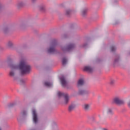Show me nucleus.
<instances>
[{
  "instance_id": "obj_31",
  "label": "nucleus",
  "mask_w": 130,
  "mask_h": 130,
  "mask_svg": "<svg viewBox=\"0 0 130 130\" xmlns=\"http://www.w3.org/2000/svg\"><path fill=\"white\" fill-rule=\"evenodd\" d=\"M1 8H2V7H1V6H0V9H1Z\"/></svg>"
},
{
  "instance_id": "obj_12",
  "label": "nucleus",
  "mask_w": 130,
  "mask_h": 130,
  "mask_svg": "<svg viewBox=\"0 0 130 130\" xmlns=\"http://www.w3.org/2000/svg\"><path fill=\"white\" fill-rule=\"evenodd\" d=\"M107 113L108 115H112V114H113V112L111 109H108L107 110Z\"/></svg>"
},
{
  "instance_id": "obj_25",
  "label": "nucleus",
  "mask_w": 130,
  "mask_h": 130,
  "mask_svg": "<svg viewBox=\"0 0 130 130\" xmlns=\"http://www.w3.org/2000/svg\"><path fill=\"white\" fill-rule=\"evenodd\" d=\"M127 104H128V107H129V108H130V100L128 102Z\"/></svg>"
},
{
  "instance_id": "obj_17",
  "label": "nucleus",
  "mask_w": 130,
  "mask_h": 130,
  "mask_svg": "<svg viewBox=\"0 0 130 130\" xmlns=\"http://www.w3.org/2000/svg\"><path fill=\"white\" fill-rule=\"evenodd\" d=\"M74 108H75V106L71 105V106H69V111H72V110H73L74 109Z\"/></svg>"
},
{
  "instance_id": "obj_16",
  "label": "nucleus",
  "mask_w": 130,
  "mask_h": 130,
  "mask_svg": "<svg viewBox=\"0 0 130 130\" xmlns=\"http://www.w3.org/2000/svg\"><path fill=\"white\" fill-rule=\"evenodd\" d=\"M45 9V6L42 5L39 6V10H40V11H44V10Z\"/></svg>"
},
{
  "instance_id": "obj_8",
  "label": "nucleus",
  "mask_w": 130,
  "mask_h": 130,
  "mask_svg": "<svg viewBox=\"0 0 130 130\" xmlns=\"http://www.w3.org/2000/svg\"><path fill=\"white\" fill-rule=\"evenodd\" d=\"M78 93L80 95H87V94H89V92L85 90H80Z\"/></svg>"
},
{
  "instance_id": "obj_24",
  "label": "nucleus",
  "mask_w": 130,
  "mask_h": 130,
  "mask_svg": "<svg viewBox=\"0 0 130 130\" xmlns=\"http://www.w3.org/2000/svg\"><path fill=\"white\" fill-rule=\"evenodd\" d=\"M114 82H115V81L114 80H111L110 83L112 85V84H113L114 83Z\"/></svg>"
},
{
  "instance_id": "obj_9",
  "label": "nucleus",
  "mask_w": 130,
  "mask_h": 130,
  "mask_svg": "<svg viewBox=\"0 0 130 130\" xmlns=\"http://www.w3.org/2000/svg\"><path fill=\"white\" fill-rule=\"evenodd\" d=\"M84 70L88 73H92L93 72V68L89 66H86L84 67Z\"/></svg>"
},
{
  "instance_id": "obj_29",
  "label": "nucleus",
  "mask_w": 130,
  "mask_h": 130,
  "mask_svg": "<svg viewBox=\"0 0 130 130\" xmlns=\"http://www.w3.org/2000/svg\"><path fill=\"white\" fill-rule=\"evenodd\" d=\"M0 130H3V129H2V127H0Z\"/></svg>"
},
{
  "instance_id": "obj_11",
  "label": "nucleus",
  "mask_w": 130,
  "mask_h": 130,
  "mask_svg": "<svg viewBox=\"0 0 130 130\" xmlns=\"http://www.w3.org/2000/svg\"><path fill=\"white\" fill-rule=\"evenodd\" d=\"M24 6H25V3H24L23 1H20L17 4L18 8H22V7H24Z\"/></svg>"
},
{
  "instance_id": "obj_3",
  "label": "nucleus",
  "mask_w": 130,
  "mask_h": 130,
  "mask_svg": "<svg viewBox=\"0 0 130 130\" xmlns=\"http://www.w3.org/2000/svg\"><path fill=\"white\" fill-rule=\"evenodd\" d=\"M55 46H56V42H53L50 45V48L48 50L49 53H53L55 51Z\"/></svg>"
},
{
  "instance_id": "obj_20",
  "label": "nucleus",
  "mask_w": 130,
  "mask_h": 130,
  "mask_svg": "<svg viewBox=\"0 0 130 130\" xmlns=\"http://www.w3.org/2000/svg\"><path fill=\"white\" fill-rule=\"evenodd\" d=\"M10 76L11 77H14V76H15V73H14V72H13V71H10Z\"/></svg>"
},
{
  "instance_id": "obj_18",
  "label": "nucleus",
  "mask_w": 130,
  "mask_h": 130,
  "mask_svg": "<svg viewBox=\"0 0 130 130\" xmlns=\"http://www.w3.org/2000/svg\"><path fill=\"white\" fill-rule=\"evenodd\" d=\"M84 109H85V110H88V109H89L90 108V105H84Z\"/></svg>"
},
{
  "instance_id": "obj_4",
  "label": "nucleus",
  "mask_w": 130,
  "mask_h": 130,
  "mask_svg": "<svg viewBox=\"0 0 130 130\" xmlns=\"http://www.w3.org/2000/svg\"><path fill=\"white\" fill-rule=\"evenodd\" d=\"M74 47H75L74 44H70L67 47L62 48V50H63V51H71Z\"/></svg>"
},
{
  "instance_id": "obj_5",
  "label": "nucleus",
  "mask_w": 130,
  "mask_h": 130,
  "mask_svg": "<svg viewBox=\"0 0 130 130\" xmlns=\"http://www.w3.org/2000/svg\"><path fill=\"white\" fill-rule=\"evenodd\" d=\"M33 121L34 123H37L38 121V118H37V113L35 109H32V110Z\"/></svg>"
},
{
  "instance_id": "obj_23",
  "label": "nucleus",
  "mask_w": 130,
  "mask_h": 130,
  "mask_svg": "<svg viewBox=\"0 0 130 130\" xmlns=\"http://www.w3.org/2000/svg\"><path fill=\"white\" fill-rule=\"evenodd\" d=\"M22 115H26V111H23L22 113H21Z\"/></svg>"
},
{
  "instance_id": "obj_7",
  "label": "nucleus",
  "mask_w": 130,
  "mask_h": 130,
  "mask_svg": "<svg viewBox=\"0 0 130 130\" xmlns=\"http://www.w3.org/2000/svg\"><path fill=\"white\" fill-rule=\"evenodd\" d=\"M60 80L61 85L63 87H66L67 85H68V82H67V80H66V79L63 77H62L60 78Z\"/></svg>"
},
{
  "instance_id": "obj_32",
  "label": "nucleus",
  "mask_w": 130,
  "mask_h": 130,
  "mask_svg": "<svg viewBox=\"0 0 130 130\" xmlns=\"http://www.w3.org/2000/svg\"><path fill=\"white\" fill-rule=\"evenodd\" d=\"M18 119V120H19V118H18V119Z\"/></svg>"
},
{
  "instance_id": "obj_21",
  "label": "nucleus",
  "mask_w": 130,
  "mask_h": 130,
  "mask_svg": "<svg viewBox=\"0 0 130 130\" xmlns=\"http://www.w3.org/2000/svg\"><path fill=\"white\" fill-rule=\"evenodd\" d=\"M115 50V47L112 46L111 47V51H114Z\"/></svg>"
},
{
  "instance_id": "obj_22",
  "label": "nucleus",
  "mask_w": 130,
  "mask_h": 130,
  "mask_svg": "<svg viewBox=\"0 0 130 130\" xmlns=\"http://www.w3.org/2000/svg\"><path fill=\"white\" fill-rule=\"evenodd\" d=\"M66 14H67V15H70V14H71V11H70V10H67V11H66Z\"/></svg>"
},
{
  "instance_id": "obj_26",
  "label": "nucleus",
  "mask_w": 130,
  "mask_h": 130,
  "mask_svg": "<svg viewBox=\"0 0 130 130\" xmlns=\"http://www.w3.org/2000/svg\"><path fill=\"white\" fill-rule=\"evenodd\" d=\"M31 2H32V3H34V2H36V0H31Z\"/></svg>"
},
{
  "instance_id": "obj_13",
  "label": "nucleus",
  "mask_w": 130,
  "mask_h": 130,
  "mask_svg": "<svg viewBox=\"0 0 130 130\" xmlns=\"http://www.w3.org/2000/svg\"><path fill=\"white\" fill-rule=\"evenodd\" d=\"M86 14H87V9L82 10L81 15L82 16V17H85V16H86Z\"/></svg>"
},
{
  "instance_id": "obj_1",
  "label": "nucleus",
  "mask_w": 130,
  "mask_h": 130,
  "mask_svg": "<svg viewBox=\"0 0 130 130\" xmlns=\"http://www.w3.org/2000/svg\"><path fill=\"white\" fill-rule=\"evenodd\" d=\"M11 70H20L22 75L29 74L31 71V66L26 63L25 60L20 61L19 66L16 64H11L10 65Z\"/></svg>"
},
{
  "instance_id": "obj_10",
  "label": "nucleus",
  "mask_w": 130,
  "mask_h": 130,
  "mask_svg": "<svg viewBox=\"0 0 130 130\" xmlns=\"http://www.w3.org/2000/svg\"><path fill=\"white\" fill-rule=\"evenodd\" d=\"M85 84V81L83 79H80L78 82V86H83Z\"/></svg>"
},
{
  "instance_id": "obj_19",
  "label": "nucleus",
  "mask_w": 130,
  "mask_h": 130,
  "mask_svg": "<svg viewBox=\"0 0 130 130\" xmlns=\"http://www.w3.org/2000/svg\"><path fill=\"white\" fill-rule=\"evenodd\" d=\"M7 46L8 47H11V46H13V42H9L8 43H7Z\"/></svg>"
},
{
  "instance_id": "obj_27",
  "label": "nucleus",
  "mask_w": 130,
  "mask_h": 130,
  "mask_svg": "<svg viewBox=\"0 0 130 130\" xmlns=\"http://www.w3.org/2000/svg\"><path fill=\"white\" fill-rule=\"evenodd\" d=\"M54 127H55L56 128H57V126L56 125H55V126H54Z\"/></svg>"
},
{
  "instance_id": "obj_2",
  "label": "nucleus",
  "mask_w": 130,
  "mask_h": 130,
  "mask_svg": "<svg viewBox=\"0 0 130 130\" xmlns=\"http://www.w3.org/2000/svg\"><path fill=\"white\" fill-rule=\"evenodd\" d=\"M57 95L58 97H64V104H68V103H69V101L70 100V96H69V94L58 91Z\"/></svg>"
},
{
  "instance_id": "obj_28",
  "label": "nucleus",
  "mask_w": 130,
  "mask_h": 130,
  "mask_svg": "<svg viewBox=\"0 0 130 130\" xmlns=\"http://www.w3.org/2000/svg\"><path fill=\"white\" fill-rule=\"evenodd\" d=\"M102 130H108V129H107V128H104L102 129Z\"/></svg>"
},
{
  "instance_id": "obj_15",
  "label": "nucleus",
  "mask_w": 130,
  "mask_h": 130,
  "mask_svg": "<svg viewBox=\"0 0 130 130\" xmlns=\"http://www.w3.org/2000/svg\"><path fill=\"white\" fill-rule=\"evenodd\" d=\"M68 60L66 58H63L62 60V63L63 65H64L67 63Z\"/></svg>"
},
{
  "instance_id": "obj_14",
  "label": "nucleus",
  "mask_w": 130,
  "mask_h": 130,
  "mask_svg": "<svg viewBox=\"0 0 130 130\" xmlns=\"http://www.w3.org/2000/svg\"><path fill=\"white\" fill-rule=\"evenodd\" d=\"M45 86L46 87H51V86H52V84L48 82H45Z\"/></svg>"
},
{
  "instance_id": "obj_30",
  "label": "nucleus",
  "mask_w": 130,
  "mask_h": 130,
  "mask_svg": "<svg viewBox=\"0 0 130 130\" xmlns=\"http://www.w3.org/2000/svg\"><path fill=\"white\" fill-rule=\"evenodd\" d=\"M4 32H6V30L5 29H4Z\"/></svg>"
},
{
  "instance_id": "obj_6",
  "label": "nucleus",
  "mask_w": 130,
  "mask_h": 130,
  "mask_svg": "<svg viewBox=\"0 0 130 130\" xmlns=\"http://www.w3.org/2000/svg\"><path fill=\"white\" fill-rule=\"evenodd\" d=\"M113 102L115 103L116 104H118V105H120L121 104H123V102L122 100H120V98L118 97H115L113 100Z\"/></svg>"
}]
</instances>
